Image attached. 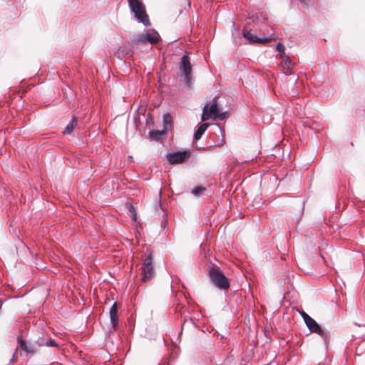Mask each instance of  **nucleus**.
<instances>
[{
	"instance_id": "aec40b11",
	"label": "nucleus",
	"mask_w": 365,
	"mask_h": 365,
	"mask_svg": "<svg viewBox=\"0 0 365 365\" xmlns=\"http://www.w3.org/2000/svg\"><path fill=\"white\" fill-rule=\"evenodd\" d=\"M16 354V351L14 352V355H13V357H12V359H11V361H13V359H14V358L15 357Z\"/></svg>"
},
{
	"instance_id": "ddd939ff",
	"label": "nucleus",
	"mask_w": 365,
	"mask_h": 365,
	"mask_svg": "<svg viewBox=\"0 0 365 365\" xmlns=\"http://www.w3.org/2000/svg\"><path fill=\"white\" fill-rule=\"evenodd\" d=\"M76 125H77V120L76 118H73L71 119V120L69 122V123L66 125V127L65 128L63 133L64 134H68V135L71 134L73 129L76 127Z\"/></svg>"
},
{
	"instance_id": "a211bd4d",
	"label": "nucleus",
	"mask_w": 365,
	"mask_h": 365,
	"mask_svg": "<svg viewBox=\"0 0 365 365\" xmlns=\"http://www.w3.org/2000/svg\"><path fill=\"white\" fill-rule=\"evenodd\" d=\"M301 316L302 317V318H303V319H304V322H306V320H307V317H307V316H309V315H308L307 313H305L304 312H302L301 313Z\"/></svg>"
},
{
	"instance_id": "20e7f679",
	"label": "nucleus",
	"mask_w": 365,
	"mask_h": 365,
	"mask_svg": "<svg viewBox=\"0 0 365 365\" xmlns=\"http://www.w3.org/2000/svg\"><path fill=\"white\" fill-rule=\"evenodd\" d=\"M179 71L180 76L183 77L185 84L189 86L192 81V66L190 61V58L187 54L183 55L180 58Z\"/></svg>"
},
{
	"instance_id": "1a4fd4ad",
	"label": "nucleus",
	"mask_w": 365,
	"mask_h": 365,
	"mask_svg": "<svg viewBox=\"0 0 365 365\" xmlns=\"http://www.w3.org/2000/svg\"><path fill=\"white\" fill-rule=\"evenodd\" d=\"M189 151H177L168 153L166 158L170 164H178L182 163L189 155Z\"/></svg>"
},
{
	"instance_id": "6e6552de",
	"label": "nucleus",
	"mask_w": 365,
	"mask_h": 365,
	"mask_svg": "<svg viewBox=\"0 0 365 365\" xmlns=\"http://www.w3.org/2000/svg\"><path fill=\"white\" fill-rule=\"evenodd\" d=\"M153 259L151 255H149L145 259L142 266L143 280L144 282L149 280L154 274L153 266Z\"/></svg>"
},
{
	"instance_id": "dca6fc26",
	"label": "nucleus",
	"mask_w": 365,
	"mask_h": 365,
	"mask_svg": "<svg viewBox=\"0 0 365 365\" xmlns=\"http://www.w3.org/2000/svg\"><path fill=\"white\" fill-rule=\"evenodd\" d=\"M276 49L278 52H279L282 54L284 53L285 48L282 43H277V44L276 45Z\"/></svg>"
},
{
	"instance_id": "7ed1b4c3",
	"label": "nucleus",
	"mask_w": 365,
	"mask_h": 365,
	"mask_svg": "<svg viewBox=\"0 0 365 365\" xmlns=\"http://www.w3.org/2000/svg\"><path fill=\"white\" fill-rule=\"evenodd\" d=\"M209 276L211 282L219 289L227 290L230 287V282L222 271L217 267H212L209 270Z\"/></svg>"
},
{
	"instance_id": "f03ea898",
	"label": "nucleus",
	"mask_w": 365,
	"mask_h": 365,
	"mask_svg": "<svg viewBox=\"0 0 365 365\" xmlns=\"http://www.w3.org/2000/svg\"><path fill=\"white\" fill-rule=\"evenodd\" d=\"M129 8L135 18L145 26L150 24L148 15L146 14L145 6L141 0H128Z\"/></svg>"
},
{
	"instance_id": "2eb2a0df",
	"label": "nucleus",
	"mask_w": 365,
	"mask_h": 365,
	"mask_svg": "<svg viewBox=\"0 0 365 365\" xmlns=\"http://www.w3.org/2000/svg\"><path fill=\"white\" fill-rule=\"evenodd\" d=\"M205 190V187H202V186H197V187H195L192 190V193L196 196H200V195L202 194V192Z\"/></svg>"
},
{
	"instance_id": "9d476101",
	"label": "nucleus",
	"mask_w": 365,
	"mask_h": 365,
	"mask_svg": "<svg viewBox=\"0 0 365 365\" xmlns=\"http://www.w3.org/2000/svg\"><path fill=\"white\" fill-rule=\"evenodd\" d=\"M18 343L20 348L27 354H34L37 351V346L35 344L28 343L21 338H18Z\"/></svg>"
},
{
	"instance_id": "6ab92c4d",
	"label": "nucleus",
	"mask_w": 365,
	"mask_h": 365,
	"mask_svg": "<svg viewBox=\"0 0 365 365\" xmlns=\"http://www.w3.org/2000/svg\"><path fill=\"white\" fill-rule=\"evenodd\" d=\"M152 134H153V135H155V137H158V136H160V133H159V132H158V131H156V132H153Z\"/></svg>"
},
{
	"instance_id": "423d86ee",
	"label": "nucleus",
	"mask_w": 365,
	"mask_h": 365,
	"mask_svg": "<svg viewBox=\"0 0 365 365\" xmlns=\"http://www.w3.org/2000/svg\"><path fill=\"white\" fill-rule=\"evenodd\" d=\"M306 325L309 329L311 332L316 333L319 335L325 342L329 339V334L327 333L319 324L318 323L310 316H307Z\"/></svg>"
},
{
	"instance_id": "4468645a",
	"label": "nucleus",
	"mask_w": 365,
	"mask_h": 365,
	"mask_svg": "<svg viewBox=\"0 0 365 365\" xmlns=\"http://www.w3.org/2000/svg\"><path fill=\"white\" fill-rule=\"evenodd\" d=\"M282 65L284 69L287 70V74H289L288 71L291 70L294 66V63H292L289 56H287L283 58Z\"/></svg>"
},
{
	"instance_id": "0eeeda50",
	"label": "nucleus",
	"mask_w": 365,
	"mask_h": 365,
	"mask_svg": "<svg viewBox=\"0 0 365 365\" xmlns=\"http://www.w3.org/2000/svg\"><path fill=\"white\" fill-rule=\"evenodd\" d=\"M243 36L249 41L250 43H266L275 39L274 35L269 36L257 37L256 35L251 34L249 31L244 29L242 31Z\"/></svg>"
},
{
	"instance_id": "39448f33",
	"label": "nucleus",
	"mask_w": 365,
	"mask_h": 365,
	"mask_svg": "<svg viewBox=\"0 0 365 365\" xmlns=\"http://www.w3.org/2000/svg\"><path fill=\"white\" fill-rule=\"evenodd\" d=\"M160 36L155 31H149L146 34L138 35L133 39V42L135 44L150 43L151 44L157 43L159 41Z\"/></svg>"
},
{
	"instance_id": "412c9836",
	"label": "nucleus",
	"mask_w": 365,
	"mask_h": 365,
	"mask_svg": "<svg viewBox=\"0 0 365 365\" xmlns=\"http://www.w3.org/2000/svg\"><path fill=\"white\" fill-rule=\"evenodd\" d=\"M135 217H136V215H135V214H134V215H133V218H134V220H135Z\"/></svg>"
},
{
	"instance_id": "f257e3e1",
	"label": "nucleus",
	"mask_w": 365,
	"mask_h": 365,
	"mask_svg": "<svg viewBox=\"0 0 365 365\" xmlns=\"http://www.w3.org/2000/svg\"><path fill=\"white\" fill-rule=\"evenodd\" d=\"M209 105L207 103L203 109L202 113L201 115V120L205 121L209 118H212L213 120L220 119L224 120L227 117V111H224L222 108H220L217 103V101L215 99H213L212 103L209 108V110L207 108Z\"/></svg>"
},
{
	"instance_id": "f8f14e48",
	"label": "nucleus",
	"mask_w": 365,
	"mask_h": 365,
	"mask_svg": "<svg viewBox=\"0 0 365 365\" xmlns=\"http://www.w3.org/2000/svg\"><path fill=\"white\" fill-rule=\"evenodd\" d=\"M208 126H209V124L206 123L201 124L197 128V130L195 131V133L194 134V139L195 140H200L201 138L202 135H203V133L207 129Z\"/></svg>"
},
{
	"instance_id": "9b49d317",
	"label": "nucleus",
	"mask_w": 365,
	"mask_h": 365,
	"mask_svg": "<svg viewBox=\"0 0 365 365\" xmlns=\"http://www.w3.org/2000/svg\"><path fill=\"white\" fill-rule=\"evenodd\" d=\"M109 317L113 328L115 330L118 327V317L117 314V304L113 303L109 311Z\"/></svg>"
},
{
	"instance_id": "f3484780",
	"label": "nucleus",
	"mask_w": 365,
	"mask_h": 365,
	"mask_svg": "<svg viewBox=\"0 0 365 365\" xmlns=\"http://www.w3.org/2000/svg\"><path fill=\"white\" fill-rule=\"evenodd\" d=\"M46 345L47 346H53V347H56L58 346V344L56 343V341L53 339H50L48 341H46Z\"/></svg>"
}]
</instances>
